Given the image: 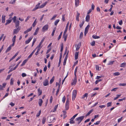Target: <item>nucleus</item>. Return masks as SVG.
I'll return each mask as SVG.
<instances>
[{
	"label": "nucleus",
	"mask_w": 126,
	"mask_h": 126,
	"mask_svg": "<svg viewBox=\"0 0 126 126\" xmlns=\"http://www.w3.org/2000/svg\"><path fill=\"white\" fill-rule=\"evenodd\" d=\"M84 116H83L80 117H79L76 118V120L77 121H78V124H79L82 120L83 119L84 117Z\"/></svg>",
	"instance_id": "1"
},
{
	"label": "nucleus",
	"mask_w": 126,
	"mask_h": 126,
	"mask_svg": "<svg viewBox=\"0 0 126 126\" xmlns=\"http://www.w3.org/2000/svg\"><path fill=\"white\" fill-rule=\"evenodd\" d=\"M77 93V92L76 90H74L73 91L72 94V99L73 100L75 99V98L76 97Z\"/></svg>",
	"instance_id": "2"
},
{
	"label": "nucleus",
	"mask_w": 126,
	"mask_h": 126,
	"mask_svg": "<svg viewBox=\"0 0 126 126\" xmlns=\"http://www.w3.org/2000/svg\"><path fill=\"white\" fill-rule=\"evenodd\" d=\"M78 114H77L75 115L73 117H72L70 119V123L71 124H73L75 123L74 121H73V120L75 117L78 115Z\"/></svg>",
	"instance_id": "3"
},
{
	"label": "nucleus",
	"mask_w": 126,
	"mask_h": 126,
	"mask_svg": "<svg viewBox=\"0 0 126 126\" xmlns=\"http://www.w3.org/2000/svg\"><path fill=\"white\" fill-rule=\"evenodd\" d=\"M55 118L53 116H50L48 117V122L49 123H50L52 122L54 120H55Z\"/></svg>",
	"instance_id": "4"
},
{
	"label": "nucleus",
	"mask_w": 126,
	"mask_h": 126,
	"mask_svg": "<svg viewBox=\"0 0 126 126\" xmlns=\"http://www.w3.org/2000/svg\"><path fill=\"white\" fill-rule=\"evenodd\" d=\"M48 25L47 24L46 25L43 27L42 31L45 32V31H47L48 29Z\"/></svg>",
	"instance_id": "5"
},
{
	"label": "nucleus",
	"mask_w": 126,
	"mask_h": 126,
	"mask_svg": "<svg viewBox=\"0 0 126 126\" xmlns=\"http://www.w3.org/2000/svg\"><path fill=\"white\" fill-rule=\"evenodd\" d=\"M90 27V26L89 24H88L85 28L84 32V35L85 36L86 35V34L88 32V30Z\"/></svg>",
	"instance_id": "6"
},
{
	"label": "nucleus",
	"mask_w": 126,
	"mask_h": 126,
	"mask_svg": "<svg viewBox=\"0 0 126 126\" xmlns=\"http://www.w3.org/2000/svg\"><path fill=\"white\" fill-rule=\"evenodd\" d=\"M20 30V28H19L18 27L16 29H15L14 30V32L13 34H17L19 31V30Z\"/></svg>",
	"instance_id": "7"
},
{
	"label": "nucleus",
	"mask_w": 126,
	"mask_h": 126,
	"mask_svg": "<svg viewBox=\"0 0 126 126\" xmlns=\"http://www.w3.org/2000/svg\"><path fill=\"white\" fill-rule=\"evenodd\" d=\"M9 19H10L7 20L6 21V22L5 24V25H7L10 23L13 19L12 18L10 17L9 18Z\"/></svg>",
	"instance_id": "8"
},
{
	"label": "nucleus",
	"mask_w": 126,
	"mask_h": 126,
	"mask_svg": "<svg viewBox=\"0 0 126 126\" xmlns=\"http://www.w3.org/2000/svg\"><path fill=\"white\" fill-rule=\"evenodd\" d=\"M43 85L44 86L48 85V81L47 79H46L43 82Z\"/></svg>",
	"instance_id": "9"
},
{
	"label": "nucleus",
	"mask_w": 126,
	"mask_h": 126,
	"mask_svg": "<svg viewBox=\"0 0 126 126\" xmlns=\"http://www.w3.org/2000/svg\"><path fill=\"white\" fill-rule=\"evenodd\" d=\"M33 38L32 37H30L29 39L27 40L26 41L25 43L26 44H27L29 43L31 41V40Z\"/></svg>",
	"instance_id": "10"
},
{
	"label": "nucleus",
	"mask_w": 126,
	"mask_h": 126,
	"mask_svg": "<svg viewBox=\"0 0 126 126\" xmlns=\"http://www.w3.org/2000/svg\"><path fill=\"white\" fill-rule=\"evenodd\" d=\"M66 32H64L63 33V37L64 38V41H65L66 39L67 36V34H66Z\"/></svg>",
	"instance_id": "11"
},
{
	"label": "nucleus",
	"mask_w": 126,
	"mask_h": 126,
	"mask_svg": "<svg viewBox=\"0 0 126 126\" xmlns=\"http://www.w3.org/2000/svg\"><path fill=\"white\" fill-rule=\"evenodd\" d=\"M77 81V79L76 78H74V79L73 80V81L71 83V85H75Z\"/></svg>",
	"instance_id": "12"
},
{
	"label": "nucleus",
	"mask_w": 126,
	"mask_h": 126,
	"mask_svg": "<svg viewBox=\"0 0 126 126\" xmlns=\"http://www.w3.org/2000/svg\"><path fill=\"white\" fill-rule=\"evenodd\" d=\"M62 56V54L61 53L60 55V58H59V61L58 65V66H59L60 65L61 63V62Z\"/></svg>",
	"instance_id": "13"
},
{
	"label": "nucleus",
	"mask_w": 126,
	"mask_h": 126,
	"mask_svg": "<svg viewBox=\"0 0 126 126\" xmlns=\"http://www.w3.org/2000/svg\"><path fill=\"white\" fill-rule=\"evenodd\" d=\"M75 5L76 6H78L79 5V0H75Z\"/></svg>",
	"instance_id": "14"
},
{
	"label": "nucleus",
	"mask_w": 126,
	"mask_h": 126,
	"mask_svg": "<svg viewBox=\"0 0 126 126\" xmlns=\"http://www.w3.org/2000/svg\"><path fill=\"white\" fill-rule=\"evenodd\" d=\"M43 102V100L41 99H39L38 104L40 106H42Z\"/></svg>",
	"instance_id": "15"
},
{
	"label": "nucleus",
	"mask_w": 126,
	"mask_h": 126,
	"mask_svg": "<svg viewBox=\"0 0 126 126\" xmlns=\"http://www.w3.org/2000/svg\"><path fill=\"white\" fill-rule=\"evenodd\" d=\"M90 16L89 15H87L86 17V21L88 22L90 21Z\"/></svg>",
	"instance_id": "16"
},
{
	"label": "nucleus",
	"mask_w": 126,
	"mask_h": 126,
	"mask_svg": "<svg viewBox=\"0 0 126 126\" xmlns=\"http://www.w3.org/2000/svg\"><path fill=\"white\" fill-rule=\"evenodd\" d=\"M19 21L18 20H17L16 22L15 23V27H16L17 28L19 26Z\"/></svg>",
	"instance_id": "17"
},
{
	"label": "nucleus",
	"mask_w": 126,
	"mask_h": 126,
	"mask_svg": "<svg viewBox=\"0 0 126 126\" xmlns=\"http://www.w3.org/2000/svg\"><path fill=\"white\" fill-rule=\"evenodd\" d=\"M81 45V43H79V44L77 45L76 47V50L78 51L80 48Z\"/></svg>",
	"instance_id": "18"
},
{
	"label": "nucleus",
	"mask_w": 126,
	"mask_h": 126,
	"mask_svg": "<svg viewBox=\"0 0 126 126\" xmlns=\"http://www.w3.org/2000/svg\"><path fill=\"white\" fill-rule=\"evenodd\" d=\"M79 52H76L75 54V60H77L78 57Z\"/></svg>",
	"instance_id": "19"
},
{
	"label": "nucleus",
	"mask_w": 126,
	"mask_h": 126,
	"mask_svg": "<svg viewBox=\"0 0 126 126\" xmlns=\"http://www.w3.org/2000/svg\"><path fill=\"white\" fill-rule=\"evenodd\" d=\"M79 15L80 14L78 13V12H77L76 16V20H77L78 22L79 21Z\"/></svg>",
	"instance_id": "20"
},
{
	"label": "nucleus",
	"mask_w": 126,
	"mask_h": 126,
	"mask_svg": "<svg viewBox=\"0 0 126 126\" xmlns=\"http://www.w3.org/2000/svg\"><path fill=\"white\" fill-rule=\"evenodd\" d=\"M12 45H10L9 47H8L6 49L5 53H7L11 49Z\"/></svg>",
	"instance_id": "21"
},
{
	"label": "nucleus",
	"mask_w": 126,
	"mask_h": 126,
	"mask_svg": "<svg viewBox=\"0 0 126 126\" xmlns=\"http://www.w3.org/2000/svg\"><path fill=\"white\" fill-rule=\"evenodd\" d=\"M39 29V28L38 27H37L36 29L35 32H34L33 35H36L37 34L38 32V31Z\"/></svg>",
	"instance_id": "22"
},
{
	"label": "nucleus",
	"mask_w": 126,
	"mask_h": 126,
	"mask_svg": "<svg viewBox=\"0 0 126 126\" xmlns=\"http://www.w3.org/2000/svg\"><path fill=\"white\" fill-rule=\"evenodd\" d=\"M93 111V109H92L91 110H90L88 113L86 114L85 116L86 117H87L88 115H89V114H90Z\"/></svg>",
	"instance_id": "23"
},
{
	"label": "nucleus",
	"mask_w": 126,
	"mask_h": 126,
	"mask_svg": "<svg viewBox=\"0 0 126 126\" xmlns=\"http://www.w3.org/2000/svg\"><path fill=\"white\" fill-rule=\"evenodd\" d=\"M47 3V2H45L44 3H43L39 7V8H42L44 7L46 5Z\"/></svg>",
	"instance_id": "24"
},
{
	"label": "nucleus",
	"mask_w": 126,
	"mask_h": 126,
	"mask_svg": "<svg viewBox=\"0 0 126 126\" xmlns=\"http://www.w3.org/2000/svg\"><path fill=\"white\" fill-rule=\"evenodd\" d=\"M69 24V22H68L67 24L65 29L64 31V32H67V30H68V27Z\"/></svg>",
	"instance_id": "25"
},
{
	"label": "nucleus",
	"mask_w": 126,
	"mask_h": 126,
	"mask_svg": "<svg viewBox=\"0 0 126 126\" xmlns=\"http://www.w3.org/2000/svg\"><path fill=\"white\" fill-rule=\"evenodd\" d=\"M126 63H124L121 64V65H120V67H126Z\"/></svg>",
	"instance_id": "26"
},
{
	"label": "nucleus",
	"mask_w": 126,
	"mask_h": 126,
	"mask_svg": "<svg viewBox=\"0 0 126 126\" xmlns=\"http://www.w3.org/2000/svg\"><path fill=\"white\" fill-rule=\"evenodd\" d=\"M28 60V59H27L26 60H24L23 62V63L21 64V66H22L24 65Z\"/></svg>",
	"instance_id": "27"
},
{
	"label": "nucleus",
	"mask_w": 126,
	"mask_h": 126,
	"mask_svg": "<svg viewBox=\"0 0 126 126\" xmlns=\"http://www.w3.org/2000/svg\"><path fill=\"white\" fill-rule=\"evenodd\" d=\"M46 120V117H43L42 120V123L43 124H44L45 123Z\"/></svg>",
	"instance_id": "28"
},
{
	"label": "nucleus",
	"mask_w": 126,
	"mask_h": 126,
	"mask_svg": "<svg viewBox=\"0 0 126 126\" xmlns=\"http://www.w3.org/2000/svg\"><path fill=\"white\" fill-rule=\"evenodd\" d=\"M5 16H2V22L4 23L5 22Z\"/></svg>",
	"instance_id": "29"
},
{
	"label": "nucleus",
	"mask_w": 126,
	"mask_h": 126,
	"mask_svg": "<svg viewBox=\"0 0 126 126\" xmlns=\"http://www.w3.org/2000/svg\"><path fill=\"white\" fill-rule=\"evenodd\" d=\"M88 95V94L87 93H85L82 97V99H83L85 98V97H86V99H87Z\"/></svg>",
	"instance_id": "30"
},
{
	"label": "nucleus",
	"mask_w": 126,
	"mask_h": 126,
	"mask_svg": "<svg viewBox=\"0 0 126 126\" xmlns=\"http://www.w3.org/2000/svg\"><path fill=\"white\" fill-rule=\"evenodd\" d=\"M38 96H39L42 93V91L41 90H40L39 88L38 89Z\"/></svg>",
	"instance_id": "31"
},
{
	"label": "nucleus",
	"mask_w": 126,
	"mask_h": 126,
	"mask_svg": "<svg viewBox=\"0 0 126 126\" xmlns=\"http://www.w3.org/2000/svg\"><path fill=\"white\" fill-rule=\"evenodd\" d=\"M61 47L60 51L62 52L63 49V43H62L61 44Z\"/></svg>",
	"instance_id": "32"
},
{
	"label": "nucleus",
	"mask_w": 126,
	"mask_h": 126,
	"mask_svg": "<svg viewBox=\"0 0 126 126\" xmlns=\"http://www.w3.org/2000/svg\"><path fill=\"white\" fill-rule=\"evenodd\" d=\"M16 0H11L10 2L9 3L11 4H14L16 2Z\"/></svg>",
	"instance_id": "33"
},
{
	"label": "nucleus",
	"mask_w": 126,
	"mask_h": 126,
	"mask_svg": "<svg viewBox=\"0 0 126 126\" xmlns=\"http://www.w3.org/2000/svg\"><path fill=\"white\" fill-rule=\"evenodd\" d=\"M55 79V77L54 76L53 77L52 79L50 80V84H52L53 82L54 81Z\"/></svg>",
	"instance_id": "34"
},
{
	"label": "nucleus",
	"mask_w": 126,
	"mask_h": 126,
	"mask_svg": "<svg viewBox=\"0 0 126 126\" xmlns=\"http://www.w3.org/2000/svg\"><path fill=\"white\" fill-rule=\"evenodd\" d=\"M93 37L94 39H98L100 38V37L96 35H93L92 36Z\"/></svg>",
	"instance_id": "35"
},
{
	"label": "nucleus",
	"mask_w": 126,
	"mask_h": 126,
	"mask_svg": "<svg viewBox=\"0 0 126 126\" xmlns=\"http://www.w3.org/2000/svg\"><path fill=\"white\" fill-rule=\"evenodd\" d=\"M60 21L59 19H57L54 22V25L55 26H56L58 24V23Z\"/></svg>",
	"instance_id": "36"
},
{
	"label": "nucleus",
	"mask_w": 126,
	"mask_h": 126,
	"mask_svg": "<svg viewBox=\"0 0 126 126\" xmlns=\"http://www.w3.org/2000/svg\"><path fill=\"white\" fill-rule=\"evenodd\" d=\"M14 80L13 78H11V79L10 84L11 85H12L13 84Z\"/></svg>",
	"instance_id": "37"
},
{
	"label": "nucleus",
	"mask_w": 126,
	"mask_h": 126,
	"mask_svg": "<svg viewBox=\"0 0 126 126\" xmlns=\"http://www.w3.org/2000/svg\"><path fill=\"white\" fill-rule=\"evenodd\" d=\"M65 110H67L69 108V104H65Z\"/></svg>",
	"instance_id": "38"
},
{
	"label": "nucleus",
	"mask_w": 126,
	"mask_h": 126,
	"mask_svg": "<svg viewBox=\"0 0 126 126\" xmlns=\"http://www.w3.org/2000/svg\"><path fill=\"white\" fill-rule=\"evenodd\" d=\"M84 20H83L82 22L79 24V26L80 28H81L83 26L84 23Z\"/></svg>",
	"instance_id": "39"
},
{
	"label": "nucleus",
	"mask_w": 126,
	"mask_h": 126,
	"mask_svg": "<svg viewBox=\"0 0 126 126\" xmlns=\"http://www.w3.org/2000/svg\"><path fill=\"white\" fill-rule=\"evenodd\" d=\"M21 61L19 62L13 68V70H15L16 68H17L19 64L21 63Z\"/></svg>",
	"instance_id": "40"
},
{
	"label": "nucleus",
	"mask_w": 126,
	"mask_h": 126,
	"mask_svg": "<svg viewBox=\"0 0 126 126\" xmlns=\"http://www.w3.org/2000/svg\"><path fill=\"white\" fill-rule=\"evenodd\" d=\"M58 104L55 106L53 110V112H54L56 110V109L58 107Z\"/></svg>",
	"instance_id": "41"
},
{
	"label": "nucleus",
	"mask_w": 126,
	"mask_h": 126,
	"mask_svg": "<svg viewBox=\"0 0 126 126\" xmlns=\"http://www.w3.org/2000/svg\"><path fill=\"white\" fill-rule=\"evenodd\" d=\"M36 19H35L33 23L32 24V26L33 27H34L35 26L37 22L36 21Z\"/></svg>",
	"instance_id": "42"
},
{
	"label": "nucleus",
	"mask_w": 126,
	"mask_h": 126,
	"mask_svg": "<svg viewBox=\"0 0 126 126\" xmlns=\"http://www.w3.org/2000/svg\"><path fill=\"white\" fill-rule=\"evenodd\" d=\"M113 74L114 76H118L119 75L120 73L119 72H116L114 73Z\"/></svg>",
	"instance_id": "43"
},
{
	"label": "nucleus",
	"mask_w": 126,
	"mask_h": 126,
	"mask_svg": "<svg viewBox=\"0 0 126 126\" xmlns=\"http://www.w3.org/2000/svg\"><path fill=\"white\" fill-rule=\"evenodd\" d=\"M41 48H38L37 50V52L35 53V55H37L38 54V53L40 51Z\"/></svg>",
	"instance_id": "44"
},
{
	"label": "nucleus",
	"mask_w": 126,
	"mask_h": 126,
	"mask_svg": "<svg viewBox=\"0 0 126 126\" xmlns=\"http://www.w3.org/2000/svg\"><path fill=\"white\" fill-rule=\"evenodd\" d=\"M102 81V79H101L97 80L95 81V84H97L98 82L101 81Z\"/></svg>",
	"instance_id": "45"
},
{
	"label": "nucleus",
	"mask_w": 126,
	"mask_h": 126,
	"mask_svg": "<svg viewBox=\"0 0 126 126\" xmlns=\"http://www.w3.org/2000/svg\"><path fill=\"white\" fill-rule=\"evenodd\" d=\"M111 104L112 102H111L108 103L107 104V107H108L110 106L111 105Z\"/></svg>",
	"instance_id": "46"
},
{
	"label": "nucleus",
	"mask_w": 126,
	"mask_h": 126,
	"mask_svg": "<svg viewBox=\"0 0 126 126\" xmlns=\"http://www.w3.org/2000/svg\"><path fill=\"white\" fill-rule=\"evenodd\" d=\"M62 32H62L60 33V35H59V37H58V40H59L61 38L62 35Z\"/></svg>",
	"instance_id": "47"
},
{
	"label": "nucleus",
	"mask_w": 126,
	"mask_h": 126,
	"mask_svg": "<svg viewBox=\"0 0 126 126\" xmlns=\"http://www.w3.org/2000/svg\"><path fill=\"white\" fill-rule=\"evenodd\" d=\"M66 99V97L65 96H64L63 98L62 99V101L63 103H64L65 100Z\"/></svg>",
	"instance_id": "48"
},
{
	"label": "nucleus",
	"mask_w": 126,
	"mask_h": 126,
	"mask_svg": "<svg viewBox=\"0 0 126 126\" xmlns=\"http://www.w3.org/2000/svg\"><path fill=\"white\" fill-rule=\"evenodd\" d=\"M16 16H14L13 18V22L14 23H15L16 22Z\"/></svg>",
	"instance_id": "49"
},
{
	"label": "nucleus",
	"mask_w": 126,
	"mask_h": 126,
	"mask_svg": "<svg viewBox=\"0 0 126 126\" xmlns=\"http://www.w3.org/2000/svg\"><path fill=\"white\" fill-rule=\"evenodd\" d=\"M95 42L94 41H92L91 43V45L92 46H94L95 45Z\"/></svg>",
	"instance_id": "50"
},
{
	"label": "nucleus",
	"mask_w": 126,
	"mask_h": 126,
	"mask_svg": "<svg viewBox=\"0 0 126 126\" xmlns=\"http://www.w3.org/2000/svg\"><path fill=\"white\" fill-rule=\"evenodd\" d=\"M11 75H12V74H10V75H8L7 76V78L6 79V80H7L9 79H10V77L11 76Z\"/></svg>",
	"instance_id": "51"
},
{
	"label": "nucleus",
	"mask_w": 126,
	"mask_h": 126,
	"mask_svg": "<svg viewBox=\"0 0 126 126\" xmlns=\"http://www.w3.org/2000/svg\"><path fill=\"white\" fill-rule=\"evenodd\" d=\"M119 85L120 86H125L126 85V83H120Z\"/></svg>",
	"instance_id": "52"
},
{
	"label": "nucleus",
	"mask_w": 126,
	"mask_h": 126,
	"mask_svg": "<svg viewBox=\"0 0 126 126\" xmlns=\"http://www.w3.org/2000/svg\"><path fill=\"white\" fill-rule=\"evenodd\" d=\"M83 33L82 32H81L80 33V36H79V38H81L83 37Z\"/></svg>",
	"instance_id": "53"
},
{
	"label": "nucleus",
	"mask_w": 126,
	"mask_h": 126,
	"mask_svg": "<svg viewBox=\"0 0 126 126\" xmlns=\"http://www.w3.org/2000/svg\"><path fill=\"white\" fill-rule=\"evenodd\" d=\"M65 15H63L62 16V19L63 21H64L65 20Z\"/></svg>",
	"instance_id": "54"
},
{
	"label": "nucleus",
	"mask_w": 126,
	"mask_h": 126,
	"mask_svg": "<svg viewBox=\"0 0 126 126\" xmlns=\"http://www.w3.org/2000/svg\"><path fill=\"white\" fill-rule=\"evenodd\" d=\"M114 61H110L109 63L108 64V65H111L114 62Z\"/></svg>",
	"instance_id": "55"
},
{
	"label": "nucleus",
	"mask_w": 126,
	"mask_h": 126,
	"mask_svg": "<svg viewBox=\"0 0 126 126\" xmlns=\"http://www.w3.org/2000/svg\"><path fill=\"white\" fill-rule=\"evenodd\" d=\"M95 68L96 70H99V67L98 65H95Z\"/></svg>",
	"instance_id": "56"
},
{
	"label": "nucleus",
	"mask_w": 126,
	"mask_h": 126,
	"mask_svg": "<svg viewBox=\"0 0 126 126\" xmlns=\"http://www.w3.org/2000/svg\"><path fill=\"white\" fill-rule=\"evenodd\" d=\"M45 39V37H44L42 39L41 41V42L40 43L41 44H42V43H43V42L44 41V40Z\"/></svg>",
	"instance_id": "57"
},
{
	"label": "nucleus",
	"mask_w": 126,
	"mask_h": 126,
	"mask_svg": "<svg viewBox=\"0 0 126 126\" xmlns=\"http://www.w3.org/2000/svg\"><path fill=\"white\" fill-rule=\"evenodd\" d=\"M100 122V121L96 122L95 123H94V124L95 125H98Z\"/></svg>",
	"instance_id": "58"
},
{
	"label": "nucleus",
	"mask_w": 126,
	"mask_h": 126,
	"mask_svg": "<svg viewBox=\"0 0 126 126\" xmlns=\"http://www.w3.org/2000/svg\"><path fill=\"white\" fill-rule=\"evenodd\" d=\"M57 15H55L51 19V20H53L56 17Z\"/></svg>",
	"instance_id": "59"
},
{
	"label": "nucleus",
	"mask_w": 126,
	"mask_h": 126,
	"mask_svg": "<svg viewBox=\"0 0 126 126\" xmlns=\"http://www.w3.org/2000/svg\"><path fill=\"white\" fill-rule=\"evenodd\" d=\"M8 93H6V94H5V95L4 96V97L3 98H2V99H4L5 97H6L8 96Z\"/></svg>",
	"instance_id": "60"
},
{
	"label": "nucleus",
	"mask_w": 126,
	"mask_h": 126,
	"mask_svg": "<svg viewBox=\"0 0 126 126\" xmlns=\"http://www.w3.org/2000/svg\"><path fill=\"white\" fill-rule=\"evenodd\" d=\"M69 99L68 98H67L66 99V103L65 104H69Z\"/></svg>",
	"instance_id": "61"
},
{
	"label": "nucleus",
	"mask_w": 126,
	"mask_h": 126,
	"mask_svg": "<svg viewBox=\"0 0 126 126\" xmlns=\"http://www.w3.org/2000/svg\"><path fill=\"white\" fill-rule=\"evenodd\" d=\"M47 69V67L46 65H45V67L44 68V71L45 72H46V71Z\"/></svg>",
	"instance_id": "62"
},
{
	"label": "nucleus",
	"mask_w": 126,
	"mask_h": 126,
	"mask_svg": "<svg viewBox=\"0 0 126 126\" xmlns=\"http://www.w3.org/2000/svg\"><path fill=\"white\" fill-rule=\"evenodd\" d=\"M36 41V39H34L32 43V46L34 45V43H35V42Z\"/></svg>",
	"instance_id": "63"
},
{
	"label": "nucleus",
	"mask_w": 126,
	"mask_h": 126,
	"mask_svg": "<svg viewBox=\"0 0 126 126\" xmlns=\"http://www.w3.org/2000/svg\"><path fill=\"white\" fill-rule=\"evenodd\" d=\"M10 105H11L12 107H13L15 105V104L13 102H11L10 103Z\"/></svg>",
	"instance_id": "64"
}]
</instances>
